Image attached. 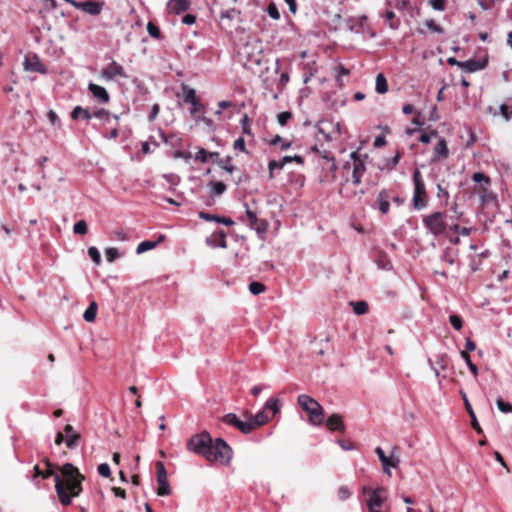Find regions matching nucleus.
<instances>
[{"label":"nucleus","instance_id":"3c124183","mask_svg":"<svg viewBox=\"0 0 512 512\" xmlns=\"http://www.w3.org/2000/svg\"><path fill=\"white\" fill-rule=\"evenodd\" d=\"M105 256L108 262H113L121 255L117 248L109 247L105 249Z\"/></svg>","mask_w":512,"mask_h":512},{"label":"nucleus","instance_id":"c03bdc74","mask_svg":"<svg viewBox=\"0 0 512 512\" xmlns=\"http://www.w3.org/2000/svg\"><path fill=\"white\" fill-rule=\"evenodd\" d=\"M496 405L500 412L505 414L512 413V404L505 402L501 397L496 400Z\"/></svg>","mask_w":512,"mask_h":512},{"label":"nucleus","instance_id":"7c9ffc66","mask_svg":"<svg viewBox=\"0 0 512 512\" xmlns=\"http://www.w3.org/2000/svg\"><path fill=\"white\" fill-rule=\"evenodd\" d=\"M375 90L379 94H385L388 91L387 79L382 73L376 76Z\"/></svg>","mask_w":512,"mask_h":512},{"label":"nucleus","instance_id":"423d86ee","mask_svg":"<svg viewBox=\"0 0 512 512\" xmlns=\"http://www.w3.org/2000/svg\"><path fill=\"white\" fill-rule=\"evenodd\" d=\"M47 465H48V469L41 472V477L43 479H47L52 476L54 477L55 490H56V493H57L60 503L63 506H69L71 504V498L68 495V493L66 492L64 481L61 479L59 474H57L53 471V469L51 468V465L48 461H47Z\"/></svg>","mask_w":512,"mask_h":512},{"label":"nucleus","instance_id":"4be33fe9","mask_svg":"<svg viewBox=\"0 0 512 512\" xmlns=\"http://www.w3.org/2000/svg\"><path fill=\"white\" fill-rule=\"evenodd\" d=\"M460 395L463 399V402H464V405H465V409L467 410L469 416L471 417V422H472V427L473 429L478 433V434H481L483 431H482V428L480 427L478 421H477V418H476V415H475V412L468 400V397H467V394L465 393V391L463 390H460Z\"/></svg>","mask_w":512,"mask_h":512},{"label":"nucleus","instance_id":"5fc2aeb1","mask_svg":"<svg viewBox=\"0 0 512 512\" xmlns=\"http://www.w3.org/2000/svg\"><path fill=\"white\" fill-rule=\"evenodd\" d=\"M238 417L235 413H227L222 417V422L226 425L235 427Z\"/></svg>","mask_w":512,"mask_h":512},{"label":"nucleus","instance_id":"6e6552de","mask_svg":"<svg viewBox=\"0 0 512 512\" xmlns=\"http://www.w3.org/2000/svg\"><path fill=\"white\" fill-rule=\"evenodd\" d=\"M64 433L65 435L61 432H58L56 434L55 443L57 445H60L62 444V442L65 441L67 448L74 449L75 447H77L81 437L80 434L75 431L73 426L67 424L64 427Z\"/></svg>","mask_w":512,"mask_h":512},{"label":"nucleus","instance_id":"72a5a7b5","mask_svg":"<svg viewBox=\"0 0 512 512\" xmlns=\"http://www.w3.org/2000/svg\"><path fill=\"white\" fill-rule=\"evenodd\" d=\"M264 408L270 410L273 415H276L277 413L280 412V409H281V404H280L279 399L276 397L269 398L265 402Z\"/></svg>","mask_w":512,"mask_h":512},{"label":"nucleus","instance_id":"39448f33","mask_svg":"<svg viewBox=\"0 0 512 512\" xmlns=\"http://www.w3.org/2000/svg\"><path fill=\"white\" fill-rule=\"evenodd\" d=\"M363 494H368L369 498L367 500V508L369 512H381L380 508L386 501V489L384 487H377L375 489H371L369 487L364 486L362 488Z\"/></svg>","mask_w":512,"mask_h":512},{"label":"nucleus","instance_id":"79ce46f5","mask_svg":"<svg viewBox=\"0 0 512 512\" xmlns=\"http://www.w3.org/2000/svg\"><path fill=\"white\" fill-rule=\"evenodd\" d=\"M147 32L154 39L161 40L163 38L159 27L152 21L147 23Z\"/></svg>","mask_w":512,"mask_h":512},{"label":"nucleus","instance_id":"1a4fd4ad","mask_svg":"<svg viewBox=\"0 0 512 512\" xmlns=\"http://www.w3.org/2000/svg\"><path fill=\"white\" fill-rule=\"evenodd\" d=\"M241 12L235 8L222 10L220 13L219 24L221 28L227 32L236 29V23L240 22Z\"/></svg>","mask_w":512,"mask_h":512},{"label":"nucleus","instance_id":"774afa93","mask_svg":"<svg viewBox=\"0 0 512 512\" xmlns=\"http://www.w3.org/2000/svg\"><path fill=\"white\" fill-rule=\"evenodd\" d=\"M401 153L397 152L392 158L388 159L386 166L391 170L394 169L400 162Z\"/></svg>","mask_w":512,"mask_h":512},{"label":"nucleus","instance_id":"a19ab883","mask_svg":"<svg viewBox=\"0 0 512 512\" xmlns=\"http://www.w3.org/2000/svg\"><path fill=\"white\" fill-rule=\"evenodd\" d=\"M353 306L354 313L357 315H364L368 312V303L366 301H357L350 303Z\"/></svg>","mask_w":512,"mask_h":512},{"label":"nucleus","instance_id":"393cba45","mask_svg":"<svg viewBox=\"0 0 512 512\" xmlns=\"http://www.w3.org/2000/svg\"><path fill=\"white\" fill-rule=\"evenodd\" d=\"M190 4V0H170L168 2V8L170 12L179 15L187 11L190 8Z\"/></svg>","mask_w":512,"mask_h":512},{"label":"nucleus","instance_id":"9d476101","mask_svg":"<svg viewBox=\"0 0 512 512\" xmlns=\"http://www.w3.org/2000/svg\"><path fill=\"white\" fill-rule=\"evenodd\" d=\"M156 473H157V482L159 488L157 490V494L159 496H168L171 494V488L167 479V472L164 464L161 461L156 462Z\"/></svg>","mask_w":512,"mask_h":512},{"label":"nucleus","instance_id":"ddd939ff","mask_svg":"<svg viewBox=\"0 0 512 512\" xmlns=\"http://www.w3.org/2000/svg\"><path fill=\"white\" fill-rule=\"evenodd\" d=\"M105 5H106V3L103 0H101V1L86 0V1H79L78 5H76V9L81 10L82 12H84L88 15L97 16L102 12Z\"/></svg>","mask_w":512,"mask_h":512},{"label":"nucleus","instance_id":"e433bc0d","mask_svg":"<svg viewBox=\"0 0 512 512\" xmlns=\"http://www.w3.org/2000/svg\"><path fill=\"white\" fill-rule=\"evenodd\" d=\"M285 166V163L283 162V158L281 160H271L269 161L268 163V170H269V173H268V177L269 179H273L274 178V170L278 169V170H281L283 169Z\"/></svg>","mask_w":512,"mask_h":512},{"label":"nucleus","instance_id":"680f3d73","mask_svg":"<svg viewBox=\"0 0 512 512\" xmlns=\"http://www.w3.org/2000/svg\"><path fill=\"white\" fill-rule=\"evenodd\" d=\"M267 13L274 20L280 19L279 10H278L277 6L275 5V3H273V2L268 5Z\"/></svg>","mask_w":512,"mask_h":512},{"label":"nucleus","instance_id":"6e6d98bb","mask_svg":"<svg viewBox=\"0 0 512 512\" xmlns=\"http://www.w3.org/2000/svg\"><path fill=\"white\" fill-rule=\"evenodd\" d=\"M250 118L247 114H244L242 119L240 120V124L242 127V131L244 134L251 135V127H250Z\"/></svg>","mask_w":512,"mask_h":512},{"label":"nucleus","instance_id":"2eb2a0df","mask_svg":"<svg viewBox=\"0 0 512 512\" xmlns=\"http://www.w3.org/2000/svg\"><path fill=\"white\" fill-rule=\"evenodd\" d=\"M24 68L26 71L38 72L40 74H46L48 72L47 67L41 62L37 54L25 58Z\"/></svg>","mask_w":512,"mask_h":512},{"label":"nucleus","instance_id":"0e129e2a","mask_svg":"<svg viewBox=\"0 0 512 512\" xmlns=\"http://www.w3.org/2000/svg\"><path fill=\"white\" fill-rule=\"evenodd\" d=\"M292 118V113L289 111H284L278 114L277 120L279 125L285 126L287 122Z\"/></svg>","mask_w":512,"mask_h":512},{"label":"nucleus","instance_id":"13d9d810","mask_svg":"<svg viewBox=\"0 0 512 512\" xmlns=\"http://www.w3.org/2000/svg\"><path fill=\"white\" fill-rule=\"evenodd\" d=\"M449 322L455 330H460L463 326L462 318L455 314L449 316Z\"/></svg>","mask_w":512,"mask_h":512},{"label":"nucleus","instance_id":"c756f323","mask_svg":"<svg viewBox=\"0 0 512 512\" xmlns=\"http://www.w3.org/2000/svg\"><path fill=\"white\" fill-rule=\"evenodd\" d=\"M208 186L210 187L211 196H220L227 189V186L220 181H210Z\"/></svg>","mask_w":512,"mask_h":512},{"label":"nucleus","instance_id":"0eeeda50","mask_svg":"<svg viewBox=\"0 0 512 512\" xmlns=\"http://www.w3.org/2000/svg\"><path fill=\"white\" fill-rule=\"evenodd\" d=\"M244 206L249 227L263 240L269 227L268 222L265 219H259L257 213L252 211L247 203H244Z\"/></svg>","mask_w":512,"mask_h":512},{"label":"nucleus","instance_id":"864d4df0","mask_svg":"<svg viewBox=\"0 0 512 512\" xmlns=\"http://www.w3.org/2000/svg\"><path fill=\"white\" fill-rule=\"evenodd\" d=\"M499 113L507 122L512 119V110H510L509 104H501L499 107Z\"/></svg>","mask_w":512,"mask_h":512},{"label":"nucleus","instance_id":"2f4dec72","mask_svg":"<svg viewBox=\"0 0 512 512\" xmlns=\"http://www.w3.org/2000/svg\"><path fill=\"white\" fill-rule=\"evenodd\" d=\"M98 305L92 301L84 311L83 318L86 322H93L96 319Z\"/></svg>","mask_w":512,"mask_h":512},{"label":"nucleus","instance_id":"412c9836","mask_svg":"<svg viewBox=\"0 0 512 512\" xmlns=\"http://www.w3.org/2000/svg\"><path fill=\"white\" fill-rule=\"evenodd\" d=\"M488 65L487 59L475 60L469 59L461 62L460 68L466 70L469 73H473L479 70L484 69Z\"/></svg>","mask_w":512,"mask_h":512},{"label":"nucleus","instance_id":"49530a36","mask_svg":"<svg viewBox=\"0 0 512 512\" xmlns=\"http://www.w3.org/2000/svg\"><path fill=\"white\" fill-rule=\"evenodd\" d=\"M235 428L238 429L243 434H249L252 432V425L248 421H242L238 419Z\"/></svg>","mask_w":512,"mask_h":512},{"label":"nucleus","instance_id":"052dcab7","mask_svg":"<svg viewBox=\"0 0 512 512\" xmlns=\"http://www.w3.org/2000/svg\"><path fill=\"white\" fill-rule=\"evenodd\" d=\"M190 113L195 117L196 120L198 118L196 117L197 113L204 110V105L197 99L195 102L191 103Z\"/></svg>","mask_w":512,"mask_h":512},{"label":"nucleus","instance_id":"09e8293b","mask_svg":"<svg viewBox=\"0 0 512 512\" xmlns=\"http://www.w3.org/2000/svg\"><path fill=\"white\" fill-rule=\"evenodd\" d=\"M88 231V226L85 220L77 221L73 226V232L79 235H85Z\"/></svg>","mask_w":512,"mask_h":512},{"label":"nucleus","instance_id":"bf43d9fd","mask_svg":"<svg viewBox=\"0 0 512 512\" xmlns=\"http://www.w3.org/2000/svg\"><path fill=\"white\" fill-rule=\"evenodd\" d=\"M438 132L436 130H431L429 133L422 132L419 138V141L424 144L430 143L432 137H437Z\"/></svg>","mask_w":512,"mask_h":512},{"label":"nucleus","instance_id":"4d7b16f0","mask_svg":"<svg viewBox=\"0 0 512 512\" xmlns=\"http://www.w3.org/2000/svg\"><path fill=\"white\" fill-rule=\"evenodd\" d=\"M472 180L476 183L484 182L486 185L490 184V178L483 172H475L472 175Z\"/></svg>","mask_w":512,"mask_h":512},{"label":"nucleus","instance_id":"f8f14e48","mask_svg":"<svg viewBox=\"0 0 512 512\" xmlns=\"http://www.w3.org/2000/svg\"><path fill=\"white\" fill-rule=\"evenodd\" d=\"M101 77L106 81H111L116 77L127 78V74L121 64L112 60L108 67L101 70Z\"/></svg>","mask_w":512,"mask_h":512},{"label":"nucleus","instance_id":"69168bd1","mask_svg":"<svg viewBox=\"0 0 512 512\" xmlns=\"http://www.w3.org/2000/svg\"><path fill=\"white\" fill-rule=\"evenodd\" d=\"M393 6L399 11H405L410 7V0H393Z\"/></svg>","mask_w":512,"mask_h":512},{"label":"nucleus","instance_id":"b1692460","mask_svg":"<svg viewBox=\"0 0 512 512\" xmlns=\"http://www.w3.org/2000/svg\"><path fill=\"white\" fill-rule=\"evenodd\" d=\"M326 426L331 431H338L343 433L345 431V425L343 418L340 414L334 413L326 420Z\"/></svg>","mask_w":512,"mask_h":512},{"label":"nucleus","instance_id":"5701e85b","mask_svg":"<svg viewBox=\"0 0 512 512\" xmlns=\"http://www.w3.org/2000/svg\"><path fill=\"white\" fill-rule=\"evenodd\" d=\"M367 20L368 18L366 15H361L358 17L349 16L345 19V23L351 32H359V30L364 27Z\"/></svg>","mask_w":512,"mask_h":512},{"label":"nucleus","instance_id":"aec40b11","mask_svg":"<svg viewBox=\"0 0 512 512\" xmlns=\"http://www.w3.org/2000/svg\"><path fill=\"white\" fill-rule=\"evenodd\" d=\"M198 217L204 221H209V222L214 221V222L223 224L225 226H232L235 224L234 220L231 219L230 217L219 216V215L207 213L204 211H200L198 213Z\"/></svg>","mask_w":512,"mask_h":512},{"label":"nucleus","instance_id":"603ef678","mask_svg":"<svg viewBox=\"0 0 512 512\" xmlns=\"http://www.w3.org/2000/svg\"><path fill=\"white\" fill-rule=\"evenodd\" d=\"M88 255L96 265H99L101 263V254L96 247H89Z\"/></svg>","mask_w":512,"mask_h":512},{"label":"nucleus","instance_id":"37998d69","mask_svg":"<svg viewBox=\"0 0 512 512\" xmlns=\"http://www.w3.org/2000/svg\"><path fill=\"white\" fill-rule=\"evenodd\" d=\"M157 245H158V242H153V241H149V240L142 241L141 243L138 244V246L136 248V253L137 254L144 253L148 250L154 249Z\"/></svg>","mask_w":512,"mask_h":512},{"label":"nucleus","instance_id":"c85d7f7f","mask_svg":"<svg viewBox=\"0 0 512 512\" xmlns=\"http://www.w3.org/2000/svg\"><path fill=\"white\" fill-rule=\"evenodd\" d=\"M93 116L95 118L102 120L105 123H109L111 118H113L116 122H118V120H119L118 115H115V114L112 115L108 110H106L104 108H99V109L95 110L93 112Z\"/></svg>","mask_w":512,"mask_h":512},{"label":"nucleus","instance_id":"58836bf2","mask_svg":"<svg viewBox=\"0 0 512 512\" xmlns=\"http://www.w3.org/2000/svg\"><path fill=\"white\" fill-rule=\"evenodd\" d=\"M385 19L388 21V25L392 30H397L399 28L400 20L396 19L395 13L392 10L386 11Z\"/></svg>","mask_w":512,"mask_h":512},{"label":"nucleus","instance_id":"9b49d317","mask_svg":"<svg viewBox=\"0 0 512 512\" xmlns=\"http://www.w3.org/2000/svg\"><path fill=\"white\" fill-rule=\"evenodd\" d=\"M390 197H389V189L382 188L375 199V202L372 205V208L378 210L382 216L387 215L390 212Z\"/></svg>","mask_w":512,"mask_h":512},{"label":"nucleus","instance_id":"dca6fc26","mask_svg":"<svg viewBox=\"0 0 512 512\" xmlns=\"http://www.w3.org/2000/svg\"><path fill=\"white\" fill-rule=\"evenodd\" d=\"M61 473L65 480L64 485L77 480L78 477H83L79 470L71 463L64 464L61 468Z\"/></svg>","mask_w":512,"mask_h":512},{"label":"nucleus","instance_id":"a878e982","mask_svg":"<svg viewBox=\"0 0 512 512\" xmlns=\"http://www.w3.org/2000/svg\"><path fill=\"white\" fill-rule=\"evenodd\" d=\"M365 171V161H358L357 164H353L352 183L354 185H359L362 182Z\"/></svg>","mask_w":512,"mask_h":512},{"label":"nucleus","instance_id":"6ab92c4d","mask_svg":"<svg viewBox=\"0 0 512 512\" xmlns=\"http://www.w3.org/2000/svg\"><path fill=\"white\" fill-rule=\"evenodd\" d=\"M206 244L210 247L227 248L226 233L223 230L215 232L210 237L206 238Z\"/></svg>","mask_w":512,"mask_h":512},{"label":"nucleus","instance_id":"ea45409f","mask_svg":"<svg viewBox=\"0 0 512 512\" xmlns=\"http://www.w3.org/2000/svg\"><path fill=\"white\" fill-rule=\"evenodd\" d=\"M231 161H232V157L231 156H226L225 158L221 159V160H217V164L219 165V167L223 170H225L226 172L228 173H232L235 171V166L231 164Z\"/></svg>","mask_w":512,"mask_h":512},{"label":"nucleus","instance_id":"338daca9","mask_svg":"<svg viewBox=\"0 0 512 512\" xmlns=\"http://www.w3.org/2000/svg\"><path fill=\"white\" fill-rule=\"evenodd\" d=\"M97 471L102 477H109L111 475V469L107 463L99 464Z\"/></svg>","mask_w":512,"mask_h":512},{"label":"nucleus","instance_id":"cd10ccee","mask_svg":"<svg viewBox=\"0 0 512 512\" xmlns=\"http://www.w3.org/2000/svg\"><path fill=\"white\" fill-rule=\"evenodd\" d=\"M270 418L264 411H259L256 415H249V422L252 425V431L257 427L266 424Z\"/></svg>","mask_w":512,"mask_h":512},{"label":"nucleus","instance_id":"a211bd4d","mask_svg":"<svg viewBox=\"0 0 512 512\" xmlns=\"http://www.w3.org/2000/svg\"><path fill=\"white\" fill-rule=\"evenodd\" d=\"M449 156V149L447 146V141L445 138H440L437 145L433 150V155L431 158L432 162L447 159Z\"/></svg>","mask_w":512,"mask_h":512},{"label":"nucleus","instance_id":"f3484780","mask_svg":"<svg viewBox=\"0 0 512 512\" xmlns=\"http://www.w3.org/2000/svg\"><path fill=\"white\" fill-rule=\"evenodd\" d=\"M88 91L97 99L100 103H108L110 96L105 87L97 85L95 83H89Z\"/></svg>","mask_w":512,"mask_h":512},{"label":"nucleus","instance_id":"7ed1b4c3","mask_svg":"<svg viewBox=\"0 0 512 512\" xmlns=\"http://www.w3.org/2000/svg\"><path fill=\"white\" fill-rule=\"evenodd\" d=\"M414 190L412 197V208L420 211L428 205V195L426 192V186L419 169H415L412 175Z\"/></svg>","mask_w":512,"mask_h":512},{"label":"nucleus","instance_id":"e2e57ef3","mask_svg":"<svg viewBox=\"0 0 512 512\" xmlns=\"http://www.w3.org/2000/svg\"><path fill=\"white\" fill-rule=\"evenodd\" d=\"M426 26L435 33H443L444 29L436 23L434 19H428L425 22Z\"/></svg>","mask_w":512,"mask_h":512},{"label":"nucleus","instance_id":"a18cd8bd","mask_svg":"<svg viewBox=\"0 0 512 512\" xmlns=\"http://www.w3.org/2000/svg\"><path fill=\"white\" fill-rule=\"evenodd\" d=\"M266 289L265 285L258 281H253L249 284V291L253 295H259Z\"/></svg>","mask_w":512,"mask_h":512},{"label":"nucleus","instance_id":"f257e3e1","mask_svg":"<svg viewBox=\"0 0 512 512\" xmlns=\"http://www.w3.org/2000/svg\"><path fill=\"white\" fill-rule=\"evenodd\" d=\"M186 447L190 452L201 455L210 462L220 461L222 464H228L232 459V448L227 442L222 438L213 441L207 431L192 435Z\"/></svg>","mask_w":512,"mask_h":512},{"label":"nucleus","instance_id":"8fccbe9b","mask_svg":"<svg viewBox=\"0 0 512 512\" xmlns=\"http://www.w3.org/2000/svg\"><path fill=\"white\" fill-rule=\"evenodd\" d=\"M441 260L448 263L449 265H453L455 263V255L451 248H446L443 251Z\"/></svg>","mask_w":512,"mask_h":512},{"label":"nucleus","instance_id":"20e7f679","mask_svg":"<svg viewBox=\"0 0 512 512\" xmlns=\"http://www.w3.org/2000/svg\"><path fill=\"white\" fill-rule=\"evenodd\" d=\"M446 213L441 211H435L429 215H426L422 219L424 227L434 235L435 237L445 233L447 224L445 222Z\"/></svg>","mask_w":512,"mask_h":512},{"label":"nucleus","instance_id":"de8ad7c7","mask_svg":"<svg viewBox=\"0 0 512 512\" xmlns=\"http://www.w3.org/2000/svg\"><path fill=\"white\" fill-rule=\"evenodd\" d=\"M388 189H389L390 201L393 202L398 207L403 206L405 204V198H403L399 194H397L393 188H388Z\"/></svg>","mask_w":512,"mask_h":512},{"label":"nucleus","instance_id":"4c0bfd02","mask_svg":"<svg viewBox=\"0 0 512 512\" xmlns=\"http://www.w3.org/2000/svg\"><path fill=\"white\" fill-rule=\"evenodd\" d=\"M278 144H280V149L283 151L288 150L292 145L290 141L284 140L280 135L277 134L270 140V145L276 146Z\"/></svg>","mask_w":512,"mask_h":512},{"label":"nucleus","instance_id":"f704fd0d","mask_svg":"<svg viewBox=\"0 0 512 512\" xmlns=\"http://www.w3.org/2000/svg\"><path fill=\"white\" fill-rule=\"evenodd\" d=\"M159 136L165 144L176 147L180 144V138L176 135H166L162 129H159Z\"/></svg>","mask_w":512,"mask_h":512},{"label":"nucleus","instance_id":"f03ea898","mask_svg":"<svg viewBox=\"0 0 512 512\" xmlns=\"http://www.w3.org/2000/svg\"><path fill=\"white\" fill-rule=\"evenodd\" d=\"M297 403L308 414L309 422L312 425L319 426L324 423V409L314 398L301 394L297 398Z\"/></svg>","mask_w":512,"mask_h":512},{"label":"nucleus","instance_id":"4468645a","mask_svg":"<svg viewBox=\"0 0 512 512\" xmlns=\"http://www.w3.org/2000/svg\"><path fill=\"white\" fill-rule=\"evenodd\" d=\"M375 453L377 454V456H378V458H379V460H380V462H381V464L383 466L384 472L387 475L391 476L390 469L391 468H396L399 465V463H400L399 458L394 457L393 455H391L389 457L386 456L384 450L381 447H377L375 449Z\"/></svg>","mask_w":512,"mask_h":512},{"label":"nucleus","instance_id":"c9c22d12","mask_svg":"<svg viewBox=\"0 0 512 512\" xmlns=\"http://www.w3.org/2000/svg\"><path fill=\"white\" fill-rule=\"evenodd\" d=\"M460 355L473 376L476 378L478 376V367L472 362L470 355L466 351H461Z\"/></svg>","mask_w":512,"mask_h":512},{"label":"nucleus","instance_id":"473e14b6","mask_svg":"<svg viewBox=\"0 0 512 512\" xmlns=\"http://www.w3.org/2000/svg\"><path fill=\"white\" fill-rule=\"evenodd\" d=\"M182 91L184 93L183 101L185 103L191 104L197 100L195 89L189 87L186 84H182Z\"/></svg>","mask_w":512,"mask_h":512},{"label":"nucleus","instance_id":"bb28decb","mask_svg":"<svg viewBox=\"0 0 512 512\" xmlns=\"http://www.w3.org/2000/svg\"><path fill=\"white\" fill-rule=\"evenodd\" d=\"M83 480H84V476L78 477L77 480L65 485L66 492L68 493V495L70 496L71 499H72V497L79 496L80 493L82 492V481Z\"/></svg>","mask_w":512,"mask_h":512}]
</instances>
